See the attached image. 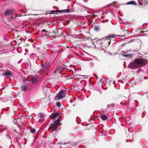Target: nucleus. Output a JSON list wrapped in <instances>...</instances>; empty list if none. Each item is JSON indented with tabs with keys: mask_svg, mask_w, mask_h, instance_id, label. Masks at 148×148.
I'll use <instances>...</instances> for the list:
<instances>
[{
	"mask_svg": "<svg viewBox=\"0 0 148 148\" xmlns=\"http://www.w3.org/2000/svg\"><path fill=\"white\" fill-rule=\"evenodd\" d=\"M123 34H122V35H119V36L122 37L125 36L126 34L128 33V32L126 30L123 31Z\"/></svg>",
	"mask_w": 148,
	"mask_h": 148,
	"instance_id": "nucleus-18",
	"label": "nucleus"
},
{
	"mask_svg": "<svg viewBox=\"0 0 148 148\" xmlns=\"http://www.w3.org/2000/svg\"><path fill=\"white\" fill-rule=\"evenodd\" d=\"M61 143V142H60V144H63V143ZM67 144L66 143H64V144Z\"/></svg>",
	"mask_w": 148,
	"mask_h": 148,
	"instance_id": "nucleus-33",
	"label": "nucleus"
},
{
	"mask_svg": "<svg viewBox=\"0 0 148 148\" xmlns=\"http://www.w3.org/2000/svg\"><path fill=\"white\" fill-rule=\"evenodd\" d=\"M72 143H73V142L72 141H69L68 142V143H69V144H71Z\"/></svg>",
	"mask_w": 148,
	"mask_h": 148,
	"instance_id": "nucleus-31",
	"label": "nucleus"
},
{
	"mask_svg": "<svg viewBox=\"0 0 148 148\" xmlns=\"http://www.w3.org/2000/svg\"><path fill=\"white\" fill-rule=\"evenodd\" d=\"M51 66V65L50 63L47 61L43 64L41 68V70L43 71H46L49 69Z\"/></svg>",
	"mask_w": 148,
	"mask_h": 148,
	"instance_id": "nucleus-5",
	"label": "nucleus"
},
{
	"mask_svg": "<svg viewBox=\"0 0 148 148\" xmlns=\"http://www.w3.org/2000/svg\"><path fill=\"white\" fill-rule=\"evenodd\" d=\"M58 125H56L53 123L50 125L49 128V130H51L52 131H56L58 128Z\"/></svg>",
	"mask_w": 148,
	"mask_h": 148,
	"instance_id": "nucleus-7",
	"label": "nucleus"
},
{
	"mask_svg": "<svg viewBox=\"0 0 148 148\" xmlns=\"http://www.w3.org/2000/svg\"><path fill=\"white\" fill-rule=\"evenodd\" d=\"M102 80H103V79H101L100 80H99V82H101V81H102Z\"/></svg>",
	"mask_w": 148,
	"mask_h": 148,
	"instance_id": "nucleus-32",
	"label": "nucleus"
},
{
	"mask_svg": "<svg viewBox=\"0 0 148 148\" xmlns=\"http://www.w3.org/2000/svg\"><path fill=\"white\" fill-rule=\"evenodd\" d=\"M18 125L16 123H14L10 126V129L14 131H16V128H17Z\"/></svg>",
	"mask_w": 148,
	"mask_h": 148,
	"instance_id": "nucleus-10",
	"label": "nucleus"
},
{
	"mask_svg": "<svg viewBox=\"0 0 148 148\" xmlns=\"http://www.w3.org/2000/svg\"><path fill=\"white\" fill-rule=\"evenodd\" d=\"M132 55V54H128L125 53L123 54V56L124 57H130Z\"/></svg>",
	"mask_w": 148,
	"mask_h": 148,
	"instance_id": "nucleus-23",
	"label": "nucleus"
},
{
	"mask_svg": "<svg viewBox=\"0 0 148 148\" xmlns=\"http://www.w3.org/2000/svg\"><path fill=\"white\" fill-rule=\"evenodd\" d=\"M94 29L97 32L99 31V27L95 26L94 27Z\"/></svg>",
	"mask_w": 148,
	"mask_h": 148,
	"instance_id": "nucleus-25",
	"label": "nucleus"
},
{
	"mask_svg": "<svg viewBox=\"0 0 148 148\" xmlns=\"http://www.w3.org/2000/svg\"><path fill=\"white\" fill-rule=\"evenodd\" d=\"M148 63L147 59L144 58H138L135 59L129 65V67L132 69H136L146 65Z\"/></svg>",
	"mask_w": 148,
	"mask_h": 148,
	"instance_id": "nucleus-1",
	"label": "nucleus"
},
{
	"mask_svg": "<svg viewBox=\"0 0 148 148\" xmlns=\"http://www.w3.org/2000/svg\"><path fill=\"white\" fill-rule=\"evenodd\" d=\"M143 4V3H140V5H142Z\"/></svg>",
	"mask_w": 148,
	"mask_h": 148,
	"instance_id": "nucleus-36",
	"label": "nucleus"
},
{
	"mask_svg": "<svg viewBox=\"0 0 148 148\" xmlns=\"http://www.w3.org/2000/svg\"><path fill=\"white\" fill-rule=\"evenodd\" d=\"M64 92H66L67 90H64Z\"/></svg>",
	"mask_w": 148,
	"mask_h": 148,
	"instance_id": "nucleus-35",
	"label": "nucleus"
},
{
	"mask_svg": "<svg viewBox=\"0 0 148 148\" xmlns=\"http://www.w3.org/2000/svg\"><path fill=\"white\" fill-rule=\"evenodd\" d=\"M114 106V104L113 103H111L110 105H108V107L110 108L111 107H113Z\"/></svg>",
	"mask_w": 148,
	"mask_h": 148,
	"instance_id": "nucleus-26",
	"label": "nucleus"
},
{
	"mask_svg": "<svg viewBox=\"0 0 148 148\" xmlns=\"http://www.w3.org/2000/svg\"><path fill=\"white\" fill-rule=\"evenodd\" d=\"M56 72V71H55V72Z\"/></svg>",
	"mask_w": 148,
	"mask_h": 148,
	"instance_id": "nucleus-38",
	"label": "nucleus"
},
{
	"mask_svg": "<svg viewBox=\"0 0 148 148\" xmlns=\"http://www.w3.org/2000/svg\"><path fill=\"white\" fill-rule=\"evenodd\" d=\"M74 145H76V144H75H75H74Z\"/></svg>",
	"mask_w": 148,
	"mask_h": 148,
	"instance_id": "nucleus-37",
	"label": "nucleus"
},
{
	"mask_svg": "<svg viewBox=\"0 0 148 148\" xmlns=\"http://www.w3.org/2000/svg\"><path fill=\"white\" fill-rule=\"evenodd\" d=\"M36 132V130L34 128H31L30 132L34 134Z\"/></svg>",
	"mask_w": 148,
	"mask_h": 148,
	"instance_id": "nucleus-22",
	"label": "nucleus"
},
{
	"mask_svg": "<svg viewBox=\"0 0 148 148\" xmlns=\"http://www.w3.org/2000/svg\"><path fill=\"white\" fill-rule=\"evenodd\" d=\"M31 80L33 83H35L37 80V78L35 77H33L32 78Z\"/></svg>",
	"mask_w": 148,
	"mask_h": 148,
	"instance_id": "nucleus-19",
	"label": "nucleus"
},
{
	"mask_svg": "<svg viewBox=\"0 0 148 148\" xmlns=\"http://www.w3.org/2000/svg\"><path fill=\"white\" fill-rule=\"evenodd\" d=\"M14 11V10L13 9L6 10L4 13L5 16L6 17L8 16L12 15V14Z\"/></svg>",
	"mask_w": 148,
	"mask_h": 148,
	"instance_id": "nucleus-6",
	"label": "nucleus"
},
{
	"mask_svg": "<svg viewBox=\"0 0 148 148\" xmlns=\"http://www.w3.org/2000/svg\"><path fill=\"white\" fill-rule=\"evenodd\" d=\"M140 49V45L139 43L135 45L134 46V51H137Z\"/></svg>",
	"mask_w": 148,
	"mask_h": 148,
	"instance_id": "nucleus-9",
	"label": "nucleus"
},
{
	"mask_svg": "<svg viewBox=\"0 0 148 148\" xmlns=\"http://www.w3.org/2000/svg\"><path fill=\"white\" fill-rule=\"evenodd\" d=\"M66 94V93L64 92V90H61L59 92L58 94L55 97L54 99L56 101L62 99L65 97Z\"/></svg>",
	"mask_w": 148,
	"mask_h": 148,
	"instance_id": "nucleus-3",
	"label": "nucleus"
},
{
	"mask_svg": "<svg viewBox=\"0 0 148 148\" xmlns=\"http://www.w3.org/2000/svg\"><path fill=\"white\" fill-rule=\"evenodd\" d=\"M48 14H56V10H51L50 11H49L48 13Z\"/></svg>",
	"mask_w": 148,
	"mask_h": 148,
	"instance_id": "nucleus-21",
	"label": "nucleus"
},
{
	"mask_svg": "<svg viewBox=\"0 0 148 148\" xmlns=\"http://www.w3.org/2000/svg\"><path fill=\"white\" fill-rule=\"evenodd\" d=\"M51 24V23L50 22H47V25L48 26H49Z\"/></svg>",
	"mask_w": 148,
	"mask_h": 148,
	"instance_id": "nucleus-29",
	"label": "nucleus"
},
{
	"mask_svg": "<svg viewBox=\"0 0 148 148\" xmlns=\"http://www.w3.org/2000/svg\"><path fill=\"white\" fill-rule=\"evenodd\" d=\"M65 68V66L64 64H62L59 66L57 67V70L58 71L60 72L62 70Z\"/></svg>",
	"mask_w": 148,
	"mask_h": 148,
	"instance_id": "nucleus-13",
	"label": "nucleus"
},
{
	"mask_svg": "<svg viewBox=\"0 0 148 148\" xmlns=\"http://www.w3.org/2000/svg\"><path fill=\"white\" fill-rule=\"evenodd\" d=\"M101 118L103 121L106 120L107 118V116L105 115H101Z\"/></svg>",
	"mask_w": 148,
	"mask_h": 148,
	"instance_id": "nucleus-17",
	"label": "nucleus"
},
{
	"mask_svg": "<svg viewBox=\"0 0 148 148\" xmlns=\"http://www.w3.org/2000/svg\"><path fill=\"white\" fill-rule=\"evenodd\" d=\"M56 106L59 107H60V103L59 102H57L56 103Z\"/></svg>",
	"mask_w": 148,
	"mask_h": 148,
	"instance_id": "nucleus-27",
	"label": "nucleus"
},
{
	"mask_svg": "<svg viewBox=\"0 0 148 148\" xmlns=\"http://www.w3.org/2000/svg\"><path fill=\"white\" fill-rule=\"evenodd\" d=\"M115 38V36L114 34H110L102 38L103 40H105V42H108V45L111 43L112 40H114Z\"/></svg>",
	"mask_w": 148,
	"mask_h": 148,
	"instance_id": "nucleus-2",
	"label": "nucleus"
},
{
	"mask_svg": "<svg viewBox=\"0 0 148 148\" xmlns=\"http://www.w3.org/2000/svg\"><path fill=\"white\" fill-rule=\"evenodd\" d=\"M93 44L95 47H102L103 43L101 42L100 40H98L97 39H94L93 40Z\"/></svg>",
	"mask_w": 148,
	"mask_h": 148,
	"instance_id": "nucleus-4",
	"label": "nucleus"
},
{
	"mask_svg": "<svg viewBox=\"0 0 148 148\" xmlns=\"http://www.w3.org/2000/svg\"><path fill=\"white\" fill-rule=\"evenodd\" d=\"M60 118V114L58 113H56L53 115L51 119L54 120L56 119H58Z\"/></svg>",
	"mask_w": 148,
	"mask_h": 148,
	"instance_id": "nucleus-12",
	"label": "nucleus"
},
{
	"mask_svg": "<svg viewBox=\"0 0 148 148\" xmlns=\"http://www.w3.org/2000/svg\"><path fill=\"white\" fill-rule=\"evenodd\" d=\"M127 5H136V3L134 1H129L126 3Z\"/></svg>",
	"mask_w": 148,
	"mask_h": 148,
	"instance_id": "nucleus-15",
	"label": "nucleus"
},
{
	"mask_svg": "<svg viewBox=\"0 0 148 148\" xmlns=\"http://www.w3.org/2000/svg\"><path fill=\"white\" fill-rule=\"evenodd\" d=\"M38 116L39 118H42L44 117V116L42 114V113H40L38 114Z\"/></svg>",
	"mask_w": 148,
	"mask_h": 148,
	"instance_id": "nucleus-24",
	"label": "nucleus"
},
{
	"mask_svg": "<svg viewBox=\"0 0 148 148\" xmlns=\"http://www.w3.org/2000/svg\"><path fill=\"white\" fill-rule=\"evenodd\" d=\"M60 118L58 119L53 124H54L55 125H58L60 124Z\"/></svg>",
	"mask_w": 148,
	"mask_h": 148,
	"instance_id": "nucleus-16",
	"label": "nucleus"
},
{
	"mask_svg": "<svg viewBox=\"0 0 148 148\" xmlns=\"http://www.w3.org/2000/svg\"><path fill=\"white\" fill-rule=\"evenodd\" d=\"M71 10L70 9H66V10H56V14H57L58 13H70V12Z\"/></svg>",
	"mask_w": 148,
	"mask_h": 148,
	"instance_id": "nucleus-8",
	"label": "nucleus"
},
{
	"mask_svg": "<svg viewBox=\"0 0 148 148\" xmlns=\"http://www.w3.org/2000/svg\"><path fill=\"white\" fill-rule=\"evenodd\" d=\"M14 18V17H13V16H11L10 18H9L8 19L7 21H10V19H13Z\"/></svg>",
	"mask_w": 148,
	"mask_h": 148,
	"instance_id": "nucleus-28",
	"label": "nucleus"
},
{
	"mask_svg": "<svg viewBox=\"0 0 148 148\" xmlns=\"http://www.w3.org/2000/svg\"><path fill=\"white\" fill-rule=\"evenodd\" d=\"M3 54V53L0 54V58H4L3 56H2Z\"/></svg>",
	"mask_w": 148,
	"mask_h": 148,
	"instance_id": "nucleus-30",
	"label": "nucleus"
},
{
	"mask_svg": "<svg viewBox=\"0 0 148 148\" xmlns=\"http://www.w3.org/2000/svg\"><path fill=\"white\" fill-rule=\"evenodd\" d=\"M2 75L4 76H11L12 75L11 72L10 71H5V72L2 73Z\"/></svg>",
	"mask_w": 148,
	"mask_h": 148,
	"instance_id": "nucleus-11",
	"label": "nucleus"
},
{
	"mask_svg": "<svg viewBox=\"0 0 148 148\" xmlns=\"http://www.w3.org/2000/svg\"><path fill=\"white\" fill-rule=\"evenodd\" d=\"M42 32H43V36H47V33L48 32L46 30L44 29L42 30Z\"/></svg>",
	"mask_w": 148,
	"mask_h": 148,
	"instance_id": "nucleus-20",
	"label": "nucleus"
},
{
	"mask_svg": "<svg viewBox=\"0 0 148 148\" xmlns=\"http://www.w3.org/2000/svg\"><path fill=\"white\" fill-rule=\"evenodd\" d=\"M21 89L22 91H26L28 89L27 86L25 85H24L21 86Z\"/></svg>",
	"mask_w": 148,
	"mask_h": 148,
	"instance_id": "nucleus-14",
	"label": "nucleus"
},
{
	"mask_svg": "<svg viewBox=\"0 0 148 148\" xmlns=\"http://www.w3.org/2000/svg\"><path fill=\"white\" fill-rule=\"evenodd\" d=\"M49 12H45L46 13V14H47V13H48Z\"/></svg>",
	"mask_w": 148,
	"mask_h": 148,
	"instance_id": "nucleus-34",
	"label": "nucleus"
}]
</instances>
